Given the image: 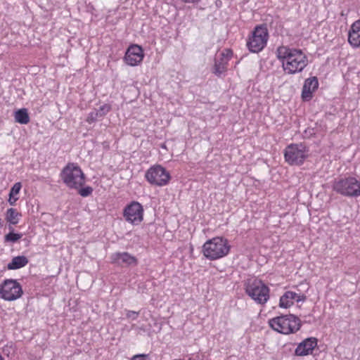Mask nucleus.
Masks as SVG:
<instances>
[{
  "mask_svg": "<svg viewBox=\"0 0 360 360\" xmlns=\"http://www.w3.org/2000/svg\"><path fill=\"white\" fill-rule=\"evenodd\" d=\"M276 56L288 75L301 72L308 65V58L300 49L281 46L276 50Z\"/></svg>",
  "mask_w": 360,
  "mask_h": 360,
  "instance_id": "f257e3e1",
  "label": "nucleus"
},
{
  "mask_svg": "<svg viewBox=\"0 0 360 360\" xmlns=\"http://www.w3.org/2000/svg\"><path fill=\"white\" fill-rule=\"evenodd\" d=\"M230 248L227 239L223 237H214L204 243L202 252L206 258L216 260L226 256Z\"/></svg>",
  "mask_w": 360,
  "mask_h": 360,
  "instance_id": "f03ea898",
  "label": "nucleus"
},
{
  "mask_svg": "<svg viewBox=\"0 0 360 360\" xmlns=\"http://www.w3.org/2000/svg\"><path fill=\"white\" fill-rule=\"evenodd\" d=\"M245 291L257 304L264 305L269 300V288L260 279H248L245 283Z\"/></svg>",
  "mask_w": 360,
  "mask_h": 360,
  "instance_id": "7ed1b4c3",
  "label": "nucleus"
},
{
  "mask_svg": "<svg viewBox=\"0 0 360 360\" xmlns=\"http://www.w3.org/2000/svg\"><path fill=\"white\" fill-rule=\"evenodd\" d=\"M60 177L63 183L72 189H78L85 184V175L77 163H68L62 169Z\"/></svg>",
  "mask_w": 360,
  "mask_h": 360,
  "instance_id": "20e7f679",
  "label": "nucleus"
},
{
  "mask_svg": "<svg viewBox=\"0 0 360 360\" xmlns=\"http://www.w3.org/2000/svg\"><path fill=\"white\" fill-rule=\"evenodd\" d=\"M269 323L272 329L285 335L295 333L301 327L300 319L292 314L273 318Z\"/></svg>",
  "mask_w": 360,
  "mask_h": 360,
  "instance_id": "39448f33",
  "label": "nucleus"
},
{
  "mask_svg": "<svg viewBox=\"0 0 360 360\" xmlns=\"http://www.w3.org/2000/svg\"><path fill=\"white\" fill-rule=\"evenodd\" d=\"M337 193L349 198L360 196V181L354 176H345L335 179L332 186Z\"/></svg>",
  "mask_w": 360,
  "mask_h": 360,
  "instance_id": "423d86ee",
  "label": "nucleus"
},
{
  "mask_svg": "<svg viewBox=\"0 0 360 360\" xmlns=\"http://www.w3.org/2000/svg\"><path fill=\"white\" fill-rule=\"evenodd\" d=\"M269 32L264 25H257L254 29L252 36L247 41V46L252 53H259L266 46Z\"/></svg>",
  "mask_w": 360,
  "mask_h": 360,
  "instance_id": "0eeeda50",
  "label": "nucleus"
},
{
  "mask_svg": "<svg viewBox=\"0 0 360 360\" xmlns=\"http://www.w3.org/2000/svg\"><path fill=\"white\" fill-rule=\"evenodd\" d=\"M147 181L153 186H164L169 184L171 176L165 167L160 165L150 167L145 174Z\"/></svg>",
  "mask_w": 360,
  "mask_h": 360,
  "instance_id": "6e6552de",
  "label": "nucleus"
},
{
  "mask_svg": "<svg viewBox=\"0 0 360 360\" xmlns=\"http://www.w3.org/2000/svg\"><path fill=\"white\" fill-rule=\"evenodd\" d=\"M308 150L300 144H290L284 150L285 160L290 165H301L307 157Z\"/></svg>",
  "mask_w": 360,
  "mask_h": 360,
  "instance_id": "1a4fd4ad",
  "label": "nucleus"
},
{
  "mask_svg": "<svg viewBox=\"0 0 360 360\" xmlns=\"http://www.w3.org/2000/svg\"><path fill=\"white\" fill-rule=\"evenodd\" d=\"M22 293V286L16 280L6 279L0 285V296L4 300H16Z\"/></svg>",
  "mask_w": 360,
  "mask_h": 360,
  "instance_id": "9d476101",
  "label": "nucleus"
},
{
  "mask_svg": "<svg viewBox=\"0 0 360 360\" xmlns=\"http://www.w3.org/2000/svg\"><path fill=\"white\" fill-rule=\"evenodd\" d=\"M123 217L127 222L139 225L143 219V206L138 202H131L124 207Z\"/></svg>",
  "mask_w": 360,
  "mask_h": 360,
  "instance_id": "9b49d317",
  "label": "nucleus"
},
{
  "mask_svg": "<svg viewBox=\"0 0 360 360\" xmlns=\"http://www.w3.org/2000/svg\"><path fill=\"white\" fill-rule=\"evenodd\" d=\"M233 56V51L230 49H224L214 59L212 72L221 77L227 71L229 61Z\"/></svg>",
  "mask_w": 360,
  "mask_h": 360,
  "instance_id": "f8f14e48",
  "label": "nucleus"
},
{
  "mask_svg": "<svg viewBox=\"0 0 360 360\" xmlns=\"http://www.w3.org/2000/svg\"><path fill=\"white\" fill-rule=\"evenodd\" d=\"M143 57L144 53L141 46L132 44L127 49L124 60L130 66H136L142 62Z\"/></svg>",
  "mask_w": 360,
  "mask_h": 360,
  "instance_id": "ddd939ff",
  "label": "nucleus"
},
{
  "mask_svg": "<svg viewBox=\"0 0 360 360\" xmlns=\"http://www.w3.org/2000/svg\"><path fill=\"white\" fill-rule=\"evenodd\" d=\"M111 262L118 266H136L138 263L137 259L127 252H115L110 256Z\"/></svg>",
  "mask_w": 360,
  "mask_h": 360,
  "instance_id": "4468645a",
  "label": "nucleus"
},
{
  "mask_svg": "<svg viewBox=\"0 0 360 360\" xmlns=\"http://www.w3.org/2000/svg\"><path fill=\"white\" fill-rule=\"evenodd\" d=\"M318 87L319 82L316 77H312L305 79L302 90V100L305 101L311 100L313 97V93Z\"/></svg>",
  "mask_w": 360,
  "mask_h": 360,
  "instance_id": "2eb2a0df",
  "label": "nucleus"
},
{
  "mask_svg": "<svg viewBox=\"0 0 360 360\" xmlns=\"http://www.w3.org/2000/svg\"><path fill=\"white\" fill-rule=\"evenodd\" d=\"M306 299L304 295L297 294L292 291L285 292L280 298L279 306L282 308L287 309L294 304L295 300L297 302H303Z\"/></svg>",
  "mask_w": 360,
  "mask_h": 360,
  "instance_id": "dca6fc26",
  "label": "nucleus"
},
{
  "mask_svg": "<svg viewBox=\"0 0 360 360\" xmlns=\"http://www.w3.org/2000/svg\"><path fill=\"white\" fill-rule=\"evenodd\" d=\"M317 345L316 338H309L300 342L295 349V354L297 356H306L311 354Z\"/></svg>",
  "mask_w": 360,
  "mask_h": 360,
  "instance_id": "f3484780",
  "label": "nucleus"
},
{
  "mask_svg": "<svg viewBox=\"0 0 360 360\" xmlns=\"http://www.w3.org/2000/svg\"><path fill=\"white\" fill-rule=\"evenodd\" d=\"M28 262V259L25 256H17L8 264L7 268L11 270L18 269L26 266Z\"/></svg>",
  "mask_w": 360,
  "mask_h": 360,
  "instance_id": "a211bd4d",
  "label": "nucleus"
},
{
  "mask_svg": "<svg viewBox=\"0 0 360 360\" xmlns=\"http://www.w3.org/2000/svg\"><path fill=\"white\" fill-rule=\"evenodd\" d=\"M21 214L14 208H9L6 213V220L11 225H16L19 222Z\"/></svg>",
  "mask_w": 360,
  "mask_h": 360,
  "instance_id": "6ab92c4d",
  "label": "nucleus"
},
{
  "mask_svg": "<svg viewBox=\"0 0 360 360\" xmlns=\"http://www.w3.org/2000/svg\"><path fill=\"white\" fill-rule=\"evenodd\" d=\"M15 122L21 124H26L30 122V116L27 110L25 108L20 109L15 112Z\"/></svg>",
  "mask_w": 360,
  "mask_h": 360,
  "instance_id": "aec40b11",
  "label": "nucleus"
},
{
  "mask_svg": "<svg viewBox=\"0 0 360 360\" xmlns=\"http://www.w3.org/2000/svg\"><path fill=\"white\" fill-rule=\"evenodd\" d=\"M22 185L20 182H17L14 184V185L11 187L10 192H9V199L8 202L11 205H14L16 202V201L18 200V198L15 197L17 195L20 189H21Z\"/></svg>",
  "mask_w": 360,
  "mask_h": 360,
  "instance_id": "412c9836",
  "label": "nucleus"
},
{
  "mask_svg": "<svg viewBox=\"0 0 360 360\" xmlns=\"http://www.w3.org/2000/svg\"><path fill=\"white\" fill-rule=\"evenodd\" d=\"M8 229L10 230V232L8 234L5 235L4 236L5 243H15L22 238V234L14 233L13 228L11 226H9Z\"/></svg>",
  "mask_w": 360,
  "mask_h": 360,
  "instance_id": "4be33fe9",
  "label": "nucleus"
},
{
  "mask_svg": "<svg viewBox=\"0 0 360 360\" xmlns=\"http://www.w3.org/2000/svg\"><path fill=\"white\" fill-rule=\"evenodd\" d=\"M348 41L354 48L360 46V33L349 30L348 34Z\"/></svg>",
  "mask_w": 360,
  "mask_h": 360,
  "instance_id": "5701e85b",
  "label": "nucleus"
},
{
  "mask_svg": "<svg viewBox=\"0 0 360 360\" xmlns=\"http://www.w3.org/2000/svg\"><path fill=\"white\" fill-rule=\"evenodd\" d=\"M110 110V106L108 104L101 105L98 109H95L94 111L98 112V116L102 117L105 116Z\"/></svg>",
  "mask_w": 360,
  "mask_h": 360,
  "instance_id": "b1692460",
  "label": "nucleus"
},
{
  "mask_svg": "<svg viewBox=\"0 0 360 360\" xmlns=\"http://www.w3.org/2000/svg\"><path fill=\"white\" fill-rule=\"evenodd\" d=\"M77 190H78L79 194L82 197H88L90 195H91L93 193V188H92V187H91L89 186L84 187V188H82V186L79 188H78Z\"/></svg>",
  "mask_w": 360,
  "mask_h": 360,
  "instance_id": "393cba45",
  "label": "nucleus"
},
{
  "mask_svg": "<svg viewBox=\"0 0 360 360\" xmlns=\"http://www.w3.org/2000/svg\"><path fill=\"white\" fill-rule=\"evenodd\" d=\"M139 312L131 310H126V316L127 319L136 320L139 316Z\"/></svg>",
  "mask_w": 360,
  "mask_h": 360,
  "instance_id": "a878e982",
  "label": "nucleus"
},
{
  "mask_svg": "<svg viewBox=\"0 0 360 360\" xmlns=\"http://www.w3.org/2000/svg\"><path fill=\"white\" fill-rule=\"evenodd\" d=\"M98 118H99V117L98 116V112H96L94 110H93L89 114V116L87 117V122L91 123L96 121Z\"/></svg>",
  "mask_w": 360,
  "mask_h": 360,
  "instance_id": "bb28decb",
  "label": "nucleus"
},
{
  "mask_svg": "<svg viewBox=\"0 0 360 360\" xmlns=\"http://www.w3.org/2000/svg\"><path fill=\"white\" fill-rule=\"evenodd\" d=\"M350 30L360 33V20H356L351 26Z\"/></svg>",
  "mask_w": 360,
  "mask_h": 360,
  "instance_id": "cd10ccee",
  "label": "nucleus"
},
{
  "mask_svg": "<svg viewBox=\"0 0 360 360\" xmlns=\"http://www.w3.org/2000/svg\"><path fill=\"white\" fill-rule=\"evenodd\" d=\"M131 360H149L148 355L146 354H136L134 355Z\"/></svg>",
  "mask_w": 360,
  "mask_h": 360,
  "instance_id": "c85d7f7f",
  "label": "nucleus"
},
{
  "mask_svg": "<svg viewBox=\"0 0 360 360\" xmlns=\"http://www.w3.org/2000/svg\"><path fill=\"white\" fill-rule=\"evenodd\" d=\"M181 1L186 4H195V3H198L200 0H181Z\"/></svg>",
  "mask_w": 360,
  "mask_h": 360,
  "instance_id": "c756f323",
  "label": "nucleus"
},
{
  "mask_svg": "<svg viewBox=\"0 0 360 360\" xmlns=\"http://www.w3.org/2000/svg\"><path fill=\"white\" fill-rule=\"evenodd\" d=\"M134 327H135V325H134V324H133V325H132V326H131V328H134Z\"/></svg>",
  "mask_w": 360,
  "mask_h": 360,
  "instance_id": "7c9ffc66",
  "label": "nucleus"
}]
</instances>
